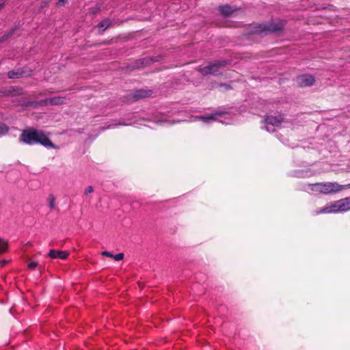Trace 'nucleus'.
I'll use <instances>...</instances> for the list:
<instances>
[{
	"label": "nucleus",
	"mask_w": 350,
	"mask_h": 350,
	"mask_svg": "<svg viewBox=\"0 0 350 350\" xmlns=\"http://www.w3.org/2000/svg\"><path fill=\"white\" fill-rule=\"evenodd\" d=\"M19 141L31 146L41 144L48 148H55L45 132L33 127L24 129L19 137Z\"/></svg>",
	"instance_id": "nucleus-1"
},
{
	"label": "nucleus",
	"mask_w": 350,
	"mask_h": 350,
	"mask_svg": "<svg viewBox=\"0 0 350 350\" xmlns=\"http://www.w3.org/2000/svg\"><path fill=\"white\" fill-rule=\"evenodd\" d=\"M350 188V183L347 185H340L336 182H323L304 185L301 189L306 191H314L319 193L328 195L336 193L343 189Z\"/></svg>",
	"instance_id": "nucleus-2"
},
{
	"label": "nucleus",
	"mask_w": 350,
	"mask_h": 350,
	"mask_svg": "<svg viewBox=\"0 0 350 350\" xmlns=\"http://www.w3.org/2000/svg\"><path fill=\"white\" fill-rule=\"evenodd\" d=\"M284 25L285 23L283 21L258 24L254 27L252 33L258 35L277 33L283 29Z\"/></svg>",
	"instance_id": "nucleus-3"
},
{
	"label": "nucleus",
	"mask_w": 350,
	"mask_h": 350,
	"mask_svg": "<svg viewBox=\"0 0 350 350\" xmlns=\"http://www.w3.org/2000/svg\"><path fill=\"white\" fill-rule=\"evenodd\" d=\"M350 210V197L345 198L334 202L329 206H327L319 211L317 213H336L339 212H346Z\"/></svg>",
	"instance_id": "nucleus-4"
},
{
	"label": "nucleus",
	"mask_w": 350,
	"mask_h": 350,
	"mask_svg": "<svg viewBox=\"0 0 350 350\" xmlns=\"http://www.w3.org/2000/svg\"><path fill=\"white\" fill-rule=\"evenodd\" d=\"M228 62L227 60H221L217 61L216 62L211 64L208 66H206L204 68H200L199 71L203 75H217L219 73V69L221 67H224L228 64Z\"/></svg>",
	"instance_id": "nucleus-5"
},
{
	"label": "nucleus",
	"mask_w": 350,
	"mask_h": 350,
	"mask_svg": "<svg viewBox=\"0 0 350 350\" xmlns=\"http://www.w3.org/2000/svg\"><path fill=\"white\" fill-rule=\"evenodd\" d=\"M283 120L284 117L280 114L276 116H267L264 120L265 127L267 131L274 132L275 128L280 126Z\"/></svg>",
	"instance_id": "nucleus-6"
},
{
	"label": "nucleus",
	"mask_w": 350,
	"mask_h": 350,
	"mask_svg": "<svg viewBox=\"0 0 350 350\" xmlns=\"http://www.w3.org/2000/svg\"><path fill=\"white\" fill-rule=\"evenodd\" d=\"M229 115L226 112L224 111H216L209 116H196L194 118L193 120H202L205 123L210 122L211 121H219L222 123L228 124V122L224 121L220 118H222L223 116H226Z\"/></svg>",
	"instance_id": "nucleus-7"
},
{
	"label": "nucleus",
	"mask_w": 350,
	"mask_h": 350,
	"mask_svg": "<svg viewBox=\"0 0 350 350\" xmlns=\"http://www.w3.org/2000/svg\"><path fill=\"white\" fill-rule=\"evenodd\" d=\"M314 77L310 75H303L297 79V82L300 87L311 86L314 84Z\"/></svg>",
	"instance_id": "nucleus-8"
},
{
	"label": "nucleus",
	"mask_w": 350,
	"mask_h": 350,
	"mask_svg": "<svg viewBox=\"0 0 350 350\" xmlns=\"http://www.w3.org/2000/svg\"><path fill=\"white\" fill-rule=\"evenodd\" d=\"M151 94H152L151 90H146L141 89V90H137L135 91L132 94V98L134 100H138V99L148 97Z\"/></svg>",
	"instance_id": "nucleus-9"
},
{
	"label": "nucleus",
	"mask_w": 350,
	"mask_h": 350,
	"mask_svg": "<svg viewBox=\"0 0 350 350\" xmlns=\"http://www.w3.org/2000/svg\"><path fill=\"white\" fill-rule=\"evenodd\" d=\"M44 105H62L65 103V98L61 97V96H55L52 98H49L45 99L44 101Z\"/></svg>",
	"instance_id": "nucleus-10"
},
{
	"label": "nucleus",
	"mask_w": 350,
	"mask_h": 350,
	"mask_svg": "<svg viewBox=\"0 0 350 350\" xmlns=\"http://www.w3.org/2000/svg\"><path fill=\"white\" fill-rule=\"evenodd\" d=\"M49 256L51 258L66 259L68 256V253L62 250H51L49 252Z\"/></svg>",
	"instance_id": "nucleus-11"
},
{
	"label": "nucleus",
	"mask_w": 350,
	"mask_h": 350,
	"mask_svg": "<svg viewBox=\"0 0 350 350\" xmlns=\"http://www.w3.org/2000/svg\"><path fill=\"white\" fill-rule=\"evenodd\" d=\"M219 10L224 16H230L234 12V10L228 5H221L219 8Z\"/></svg>",
	"instance_id": "nucleus-12"
},
{
	"label": "nucleus",
	"mask_w": 350,
	"mask_h": 350,
	"mask_svg": "<svg viewBox=\"0 0 350 350\" xmlns=\"http://www.w3.org/2000/svg\"><path fill=\"white\" fill-rule=\"evenodd\" d=\"M291 176L297 178H306L310 176V171L309 170H295L292 172Z\"/></svg>",
	"instance_id": "nucleus-13"
},
{
	"label": "nucleus",
	"mask_w": 350,
	"mask_h": 350,
	"mask_svg": "<svg viewBox=\"0 0 350 350\" xmlns=\"http://www.w3.org/2000/svg\"><path fill=\"white\" fill-rule=\"evenodd\" d=\"M8 77L10 79H17L23 77V73L20 71L11 70L8 72Z\"/></svg>",
	"instance_id": "nucleus-14"
},
{
	"label": "nucleus",
	"mask_w": 350,
	"mask_h": 350,
	"mask_svg": "<svg viewBox=\"0 0 350 350\" xmlns=\"http://www.w3.org/2000/svg\"><path fill=\"white\" fill-rule=\"evenodd\" d=\"M49 202V206L50 209H54L55 208V198L53 194H50L47 198Z\"/></svg>",
	"instance_id": "nucleus-15"
},
{
	"label": "nucleus",
	"mask_w": 350,
	"mask_h": 350,
	"mask_svg": "<svg viewBox=\"0 0 350 350\" xmlns=\"http://www.w3.org/2000/svg\"><path fill=\"white\" fill-rule=\"evenodd\" d=\"M110 24H111L110 21L109 20L105 19V20H103V21H101L98 25V27L99 29H102L103 30H105L110 26Z\"/></svg>",
	"instance_id": "nucleus-16"
},
{
	"label": "nucleus",
	"mask_w": 350,
	"mask_h": 350,
	"mask_svg": "<svg viewBox=\"0 0 350 350\" xmlns=\"http://www.w3.org/2000/svg\"><path fill=\"white\" fill-rule=\"evenodd\" d=\"M8 250V243L0 239V254L5 253Z\"/></svg>",
	"instance_id": "nucleus-17"
},
{
	"label": "nucleus",
	"mask_w": 350,
	"mask_h": 350,
	"mask_svg": "<svg viewBox=\"0 0 350 350\" xmlns=\"http://www.w3.org/2000/svg\"><path fill=\"white\" fill-rule=\"evenodd\" d=\"M14 31H15V29H12L10 31H9L8 33H5L1 37H0V43L3 42L5 40H7L8 38L12 36L13 35Z\"/></svg>",
	"instance_id": "nucleus-18"
},
{
	"label": "nucleus",
	"mask_w": 350,
	"mask_h": 350,
	"mask_svg": "<svg viewBox=\"0 0 350 350\" xmlns=\"http://www.w3.org/2000/svg\"><path fill=\"white\" fill-rule=\"evenodd\" d=\"M9 128L7 125L0 122V136L8 132Z\"/></svg>",
	"instance_id": "nucleus-19"
},
{
	"label": "nucleus",
	"mask_w": 350,
	"mask_h": 350,
	"mask_svg": "<svg viewBox=\"0 0 350 350\" xmlns=\"http://www.w3.org/2000/svg\"><path fill=\"white\" fill-rule=\"evenodd\" d=\"M113 258H114L115 260L116 261H119V260H121L123 259L124 258V254L123 253H119V254H117L116 255H113Z\"/></svg>",
	"instance_id": "nucleus-20"
},
{
	"label": "nucleus",
	"mask_w": 350,
	"mask_h": 350,
	"mask_svg": "<svg viewBox=\"0 0 350 350\" xmlns=\"http://www.w3.org/2000/svg\"><path fill=\"white\" fill-rule=\"evenodd\" d=\"M38 267L37 262H31L28 264V268L30 269H35Z\"/></svg>",
	"instance_id": "nucleus-21"
},
{
	"label": "nucleus",
	"mask_w": 350,
	"mask_h": 350,
	"mask_svg": "<svg viewBox=\"0 0 350 350\" xmlns=\"http://www.w3.org/2000/svg\"><path fill=\"white\" fill-rule=\"evenodd\" d=\"M93 187L92 186H88L85 190V194L88 195V193L93 192Z\"/></svg>",
	"instance_id": "nucleus-22"
},
{
	"label": "nucleus",
	"mask_w": 350,
	"mask_h": 350,
	"mask_svg": "<svg viewBox=\"0 0 350 350\" xmlns=\"http://www.w3.org/2000/svg\"><path fill=\"white\" fill-rule=\"evenodd\" d=\"M103 256H109V257H112L113 258V254L109 252H107V251H105L103 252Z\"/></svg>",
	"instance_id": "nucleus-23"
},
{
	"label": "nucleus",
	"mask_w": 350,
	"mask_h": 350,
	"mask_svg": "<svg viewBox=\"0 0 350 350\" xmlns=\"http://www.w3.org/2000/svg\"><path fill=\"white\" fill-rule=\"evenodd\" d=\"M35 103H36L35 102H29V101H28V102L26 103L25 105L26 106H31V105H33Z\"/></svg>",
	"instance_id": "nucleus-24"
},
{
	"label": "nucleus",
	"mask_w": 350,
	"mask_h": 350,
	"mask_svg": "<svg viewBox=\"0 0 350 350\" xmlns=\"http://www.w3.org/2000/svg\"><path fill=\"white\" fill-rule=\"evenodd\" d=\"M66 1V0H59V3H64Z\"/></svg>",
	"instance_id": "nucleus-25"
},
{
	"label": "nucleus",
	"mask_w": 350,
	"mask_h": 350,
	"mask_svg": "<svg viewBox=\"0 0 350 350\" xmlns=\"http://www.w3.org/2000/svg\"><path fill=\"white\" fill-rule=\"evenodd\" d=\"M3 6H4V3H0V10L3 8Z\"/></svg>",
	"instance_id": "nucleus-26"
},
{
	"label": "nucleus",
	"mask_w": 350,
	"mask_h": 350,
	"mask_svg": "<svg viewBox=\"0 0 350 350\" xmlns=\"http://www.w3.org/2000/svg\"><path fill=\"white\" fill-rule=\"evenodd\" d=\"M5 264H6V261L4 260V261L2 262V265H3Z\"/></svg>",
	"instance_id": "nucleus-27"
},
{
	"label": "nucleus",
	"mask_w": 350,
	"mask_h": 350,
	"mask_svg": "<svg viewBox=\"0 0 350 350\" xmlns=\"http://www.w3.org/2000/svg\"><path fill=\"white\" fill-rule=\"evenodd\" d=\"M119 125H123V126H125L126 124H119Z\"/></svg>",
	"instance_id": "nucleus-28"
}]
</instances>
